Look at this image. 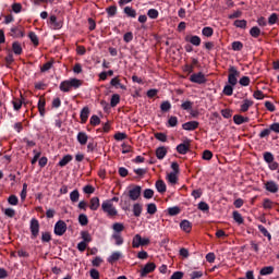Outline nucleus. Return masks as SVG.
Instances as JSON below:
<instances>
[{"label": "nucleus", "mask_w": 279, "mask_h": 279, "mask_svg": "<svg viewBox=\"0 0 279 279\" xmlns=\"http://www.w3.org/2000/svg\"><path fill=\"white\" fill-rule=\"evenodd\" d=\"M111 239H114L116 245H121L123 243V236H121V233H112Z\"/></svg>", "instance_id": "8fccbe9b"}, {"label": "nucleus", "mask_w": 279, "mask_h": 279, "mask_svg": "<svg viewBox=\"0 0 279 279\" xmlns=\"http://www.w3.org/2000/svg\"><path fill=\"white\" fill-rule=\"evenodd\" d=\"M113 234H121L125 230V226L121 222H114L112 225Z\"/></svg>", "instance_id": "412c9836"}, {"label": "nucleus", "mask_w": 279, "mask_h": 279, "mask_svg": "<svg viewBox=\"0 0 279 279\" xmlns=\"http://www.w3.org/2000/svg\"><path fill=\"white\" fill-rule=\"evenodd\" d=\"M202 158L203 160H213V151L204 150Z\"/></svg>", "instance_id": "338daca9"}, {"label": "nucleus", "mask_w": 279, "mask_h": 279, "mask_svg": "<svg viewBox=\"0 0 279 279\" xmlns=\"http://www.w3.org/2000/svg\"><path fill=\"white\" fill-rule=\"evenodd\" d=\"M121 258V252H113L109 257H108V263H110V265H114V263H117V260H119Z\"/></svg>", "instance_id": "a878e982"}, {"label": "nucleus", "mask_w": 279, "mask_h": 279, "mask_svg": "<svg viewBox=\"0 0 279 279\" xmlns=\"http://www.w3.org/2000/svg\"><path fill=\"white\" fill-rule=\"evenodd\" d=\"M90 116V109L88 107H84L82 110H81V114H80V118H81V123H86V121H88V117Z\"/></svg>", "instance_id": "2eb2a0df"}, {"label": "nucleus", "mask_w": 279, "mask_h": 279, "mask_svg": "<svg viewBox=\"0 0 279 279\" xmlns=\"http://www.w3.org/2000/svg\"><path fill=\"white\" fill-rule=\"evenodd\" d=\"M81 236L83 239V243H90L93 241V236H90V233L88 231H82Z\"/></svg>", "instance_id": "a19ab883"}, {"label": "nucleus", "mask_w": 279, "mask_h": 279, "mask_svg": "<svg viewBox=\"0 0 279 279\" xmlns=\"http://www.w3.org/2000/svg\"><path fill=\"white\" fill-rule=\"evenodd\" d=\"M182 128L187 132H193L199 128V122L197 121H190L182 124Z\"/></svg>", "instance_id": "f8f14e48"}, {"label": "nucleus", "mask_w": 279, "mask_h": 279, "mask_svg": "<svg viewBox=\"0 0 279 279\" xmlns=\"http://www.w3.org/2000/svg\"><path fill=\"white\" fill-rule=\"evenodd\" d=\"M101 210L110 218L119 215V211L117 210V207H114V204H112V201H104L101 204Z\"/></svg>", "instance_id": "f03ea898"}, {"label": "nucleus", "mask_w": 279, "mask_h": 279, "mask_svg": "<svg viewBox=\"0 0 279 279\" xmlns=\"http://www.w3.org/2000/svg\"><path fill=\"white\" fill-rule=\"evenodd\" d=\"M182 278H184V272L182 271H174L170 277V279H182Z\"/></svg>", "instance_id": "774afa93"}, {"label": "nucleus", "mask_w": 279, "mask_h": 279, "mask_svg": "<svg viewBox=\"0 0 279 279\" xmlns=\"http://www.w3.org/2000/svg\"><path fill=\"white\" fill-rule=\"evenodd\" d=\"M233 122L235 123V125H243V123H248L250 122V118L243 117L241 114H235L233 117Z\"/></svg>", "instance_id": "dca6fc26"}, {"label": "nucleus", "mask_w": 279, "mask_h": 279, "mask_svg": "<svg viewBox=\"0 0 279 279\" xmlns=\"http://www.w3.org/2000/svg\"><path fill=\"white\" fill-rule=\"evenodd\" d=\"M142 191H143V187H141V185H135L133 189L129 191L130 199H132V202H136L138 197H141Z\"/></svg>", "instance_id": "1a4fd4ad"}, {"label": "nucleus", "mask_w": 279, "mask_h": 279, "mask_svg": "<svg viewBox=\"0 0 279 279\" xmlns=\"http://www.w3.org/2000/svg\"><path fill=\"white\" fill-rule=\"evenodd\" d=\"M45 106H47V101L45 98L40 97L37 105L40 117H45Z\"/></svg>", "instance_id": "6ab92c4d"}, {"label": "nucleus", "mask_w": 279, "mask_h": 279, "mask_svg": "<svg viewBox=\"0 0 279 279\" xmlns=\"http://www.w3.org/2000/svg\"><path fill=\"white\" fill-rule=\"evenodd\" d=\"M265 189L266 191H268V193H278L279 191V186L278 183H276V181H267L265 183Z\"/></svg>", "instance_id": "9b49d317"}, {"label": "nucleus", "mask_w": 279, "mask_h": 279, "mask_svg": "<svg viewBox=\"0 0 279 279\" xmlns=\"http://www.w3.org/2000/svg\"><path fill=\"white\" fill-rule=\"evenodd\" d=\"M156 156L158 160H163L165 156H167V148L165 146L158 147L156 149Z\"/></svg>", "instance_id": "cd10ccee"}, {"label": "nucleus", "mask_w": 279, "mask_h": 279, "mask_svg": "<svg viewBox=\"0 0 279 279\" xmlns=\"http://www.w3.org/2000/svg\"><path fill=\"white\" fill-rule=\"evenodd\" d=\"M12 104H13L14 110H16V111L21 110V108H23V105L27 106V102H25L24 100H20V99L13 100Z\"/></svg>", "instance_id": "f704fd0d"}, {"label": "nucleus", "mask_w": 279, "mask_h": 279, "mask_svg": "<svg viewBox=\"0 0 279 279\" xmlns=\"http://www.w3.org/2000/svg\"><path fill=\"white\" fill-rule=\"evenodd\" d=\"M70 199L73 202V204L80 202V191L74 190L70 193Z\"/></svg>", "instance_id": "ea45409f"}, {"label": "nucleus", "mask_w": 279, "mask_h": 279, "mask_svg": "<svg viewBox=\"0 0 279 279\" xmlns=\"http://www.w3.org/2000/svg\"><path fill=\"white\" fill-rule=\"evenodd\" d=\"M168 182L170 184H178V175H175V172H171L168 174Z\"/></svg>", "instance_id": "6e6d98bb"}, {"label": "nucleus", "mask_w": 279, "mask_h": 279, "mask_svg": "<svg viewBox=\"0 0 279 279\" xmlns=\"http://www.w3.org/2000/svg\"><path fill=\"white\" fill-rule=\"evenodd\" d=\"M252 106H254V102L250 99H244L243 104L241 105V112H247V110H250V108H252Z\"/></svg>", "instance_id": "b1692460"}, {"label": "nucleus", "mask_w": 279, "mask_h": 279, "mask_svg": "<svg viewBox=\"0 0 279 279\" xmlns=\"http://www.w3.org/2000/svg\"><path fill=\"white\" fill-rule=\"evenodd\" d=\"M233 25H234V27H239L240 29H245V27H247V21H245V20H235Z\"/></svg>", "instance_id": "79ce46f5"}, {"label": "nucleus", "mask_w": 279, "mask_h": 279, "mask_svg": "<svg viewBox=\"0 0 279 279\" xmlns=\"http://www.w3.org/2000/svg\"><path fill=\"white\" fill-rule=\"evenodd\" d=\"M182 110H186L187 112L193 110V101L186 100L181 105Z\"/></svg>", "instance_id": "37998d69"}, {"label": "nucleus", "mask_w": 279, "mask_h": 279, "mask_svg": "<svg viewBox=\"0 0 279 279\" xmlns=\"http://www.w3.org/2000/svg\"><path fill=\"white\" fill-rule=\"evenodd\" d=\"M156 271L155 263H147L143 269L140 270L141 278H147L148 274H154Z\"/></svg>", "instance_id": "39448f33"}, {"label": "nucleus", "mask_w": 279, "mask_h": 279, "mask_svg": "<svg viewBox=\"0 0 279 279\" xmlns=\"http://www.w3.org/2000/svg\"><path fill=\"white\" fill-rule=\"evenodd\" d=\"M228 73V84H230L231 86H236V84H239L238 77H240L241 72L236 70L234 65H230Z\"/></svg>", "instance_id": "7ed1b4c3"}, {"label": "nucleus", "mask_w": 279, "mask_h": 279, "mask_svg": "<svg viewBox=\"0 0 279 279\" xmlns=\"http://www.w3.org/2000/svg\"><path fill=\"white\" fill-rule=\"evenodd\" d=\"M264 160H265V162H267V165H271V162H274V154H271L269 151H265Z\"/></svg>", "instance_id": "de8ad7c7"}, {"label": "nucleus", "mask_w": 279, "mask_h": 279, "mask_svg": "<svg viewBox=\"0 0 279 279\" xmlns=\"http://www.w3.org/2000/svg\"><path fill=\"white\" fill-rule=\"evenodd\" d=\"M89 208H90V210H98L99 209V197H92L90 198Z\"/></svg>", "instance_id": "c756f323"}, {"label": "nucleus", "mask_w": 279, "mask_h": 279, "mask_svg": "<svg viewBox=\"0 0 279 279\" xmlns=\"http://www.w3.org/2000/svg\"><path fill=\"white\" fill-rule=\"evenodd\" d=\"M233 219L236 221V223H243V216L239 211H233Z\"/></svg>", "instance_id": "0e129e2a"}, {"label": "nucleus", "mask_w": 279, "mask_h": 279, "mask_svg": "<svg viewBox=\"0 0 279 279\" xmlns=\"http://www.w3.org/2000/svg\"><path fill=\"white\" fill-rule=\"evenodd\" d=\"M10 32V36H12V38H25V31H23V26H14Z\"/></svg>", "instance_id": "9d476101"}, {"label": "nucleus", "mask_w": 279, "mask_h": 279, "mask_svg": "<svg viewBox=\"0 0 279 279\" xmlns=\"http://www.w3.org/2000/svg\"><path fill=\"white\" fill-rule=\"evenodd\" d=\"M234 85H226L225 87H223V90H222V93H223V95H227V97H232V95H233V93H234V87H233Z\"/></svg>", "instance_id": "c9c22d12"}, {"label": "nucleus", "mask_w": 279, "mask_h": 279, "mask_svg": "<svg viewBox=\"0 0 279 279\" xmlns=\"http://www.w3.org/2000/svg\"><path fill=\"white\" fill-rule=\"evenodd\" d=\"M89 123L90 125L97 126L99 123H101V119L94 114L90 117Z\"/></svg>", "instance_id": "680f3d73"}, {"label": "nucleus", "mask_w": 279, "mask_h": 279, "mask_svg": "<svg viewBox=\"0 0 279 279\" xmlns=\"http://www.w3.org/2000/svg\"><path fill=\"white\" fill-rule=\"evenodd\" d=\"M202 34L206 38H210L213 36V34H215V29H213V27H210V26H206L202 29Z\"/></svg>", "instance_id": "72a5a7b5"}, {"label": "nucleus", "mask_w": 279, "mask_h": 279, "mask_svg": "<svg viewBox=\"0 0 279 279\" xmlns=\"http://www.w3.org/2000/svg\"><path fill=\"white\" fill-rule=\"evenodd\" d=\"M66 232V222L64 220H59L54 225V234L57 236H62Z\"/></svg>", "instance_id": "423d86ee"}, {"label": "nucleus", "mask_w": 279, "mask_h": 279, "mask_svg": "<svg viewBox=\"0 0 279 279\" xmlns=\"http://www.w3.org/2000/svg\"><path fill=\"white\" fill-rule=\"evenodd\" d=\"M29 230H31V234H32V239H37L38 234L40 232V222L38 221V219L33 218L31 220V226H29Z\"/></svg>", "instance_id": "20e7f679"}, {"label": "nucleus", "mask_w": 279, "mask_h": 279, "mask_svg": "<svg viewBox=\"0 0 279 279\" xmlns=\"http://www.w3.org/2000/svg\"><path fill=\"white\" fill-rule=\"evenodd\" d=\"M50 25L53 26V29H62V22H58V17L56 15L50 16Z\"/></svg>", "instance_id": "4be33fe9"}, {"label": "nucleus", "mask_w": 279, "mask_h": 279, "mask_svg": "<svg viewBox=\"0 0 279 279\" xmlns=\"http://www.w3.org/2000/svg\"><path fill=\"white\" fill-rule=\"evenodd\" d=\"M143 213V205L141 203H135L133 205V215L134 217H140Z\"/></svg>", "instance_id": "7c9ffc66"}, {"label": "nucleus", "mask_w": 279, "mask_h": 279, "mask_svg": "<svg viewBox=\"0 0 279 279\" xmlns=\"http://www.w3.org/2000/svg\"><path fill=\"white\" fill-rule=\"evenodd\" d=\"M124 14H126V16H130L131 19H136V10H134L132 7H125Z\"/></svg>", "instance_id": "4c0bfd02"}, {"label": "nucleus", "mask_w": 279, "mask_h": 279, "mask_svg": "<svg viewBox=\"0 0 279 279\" xmlns=\"http://www.w3.org/2000/svg\"><path fill=\"white\" fill-rule=\"evenodd\" d=\"M110 86H113L114 88H121V90L128 89L125 85L121 84V78H119V76H116L110 81Z\"/></svg>", "instance_id": "4468645a"}, {"label": "nucleus", "mask_w": 279, "mask_h": 279, "mask_svg": "<svg viewBox=\"0 0 279 279\" xmlns=\"http://www.w3.org/2000/svg\"><path fill=\"white\" fill-rule=\"evenodd\" d=\"M146 210L148 215H156L158 213V207L155 203H150L146 205Z\"/></svg>", "instance_id": "2f4dec72"}, {"label": "nucleus", "mask_w": 279, "mask_h": 279, "mask_svg": "<svg viewBox=\"0 0 279 279\" xmlns=\"http://www.w3.org/2000/svg\"><path fill=\"white\" fill-rule=\"evenodd\" d=\"M186 43H191L194 47H199L202 45V38L197 35L186 36Z\"/></svg>", "instance_id": "ddd939ff"}, {"label": "nucleus", "mask_w": 279, "mask_h": 279, "mask_svg": "<svg viewBox=\"0 0 279 279\" xmlns=\"http://www.w3.org/2000/svg\"><path fill=\"white\" fill-rule=\"evenodd\" d=\"M28 38L31 43H33L34 47H38L40 45V39H38V35H36L34 32L28 33Z\"/></svg>", "instance_id": "bb28decb"}, {"label": "nucleus", "mask_w": 279, "mask_h": 279, "mask_svg": "<svg viewBox=\"0 0 279 279\" xmlns=\"http://www.w3.org/2000/svg\"><path fill=\"white\" fill-rule=\"evenodd\" d=\"M263 207L266 210H271V208H274V202L271 199H269V198H265L264 203H263Z\"/></svg>", "instance_id": "603ef678"}, {"label": "nucleus", "mask_w": 279, "mask_h": 279, "mask_svg": "<svg viewBox=\"0 0 279 279\" xmlns=\"http://www.w3.org/2000/svg\"><path fill=\"white\" fill-rule=\"evenodd\" d=\"M204 276V272L202 270H195L190 274V279H199Z\"/></svg>", "instance_id": "bf43d9fd"}, {"label": "nucleus", "mask_w": 279, "mask_h": 279, "mask_svg": "<svg viewBox=\"0 0 279 279\" xmlns=\"http://www.w3.org/2000/svg\"><path fill=\"white\" fill-rule=\"evenodd\" d=\"M12 51L15 53V56H21L23 53V47L21 46V43L14 41L12 44Z\"/></svg>", "instance_id": "5701e85b"}, {"label": "nucleus", "mask_w": 279, "mask_h": 279, "mask_svg": "<svg viewBox=\"0 0 279 279\" xmlns=\"http://www.w3.org/2000/svg\"><path fill=\"white\" fill-rule=\"evenodd\" d=\"M252 81L250 80V76H242L239 81L240 86H250V83Z\"/></svg>", "instance_id": "13d9d810"}, {"label": "nucleus", "mask_w": 279, "mask_h": 279, "mask_svg": "<svg viewBox=\"0 0 279 279\" xmlns=\"http://www.w3.org/2000/svg\"><path fill=\"white\" fill-rule=\"evenodd\" d=\"M160 110L161 112H169V110H171V102H169V100L161 102Z\"/></svg>", "instance_id": "a18cd8bd"}, {"label": "nucleus", "mask_w": 279, "mask_h": 279, "mask_svg": "<svg viewBox=\"0 0 279 279\" xmlns=\"http://www.w3.org/2000/svg\"><path fill=\"white\" fill-rule=\"evenodd\" d=\"M147 16L149 19H158L159 12L156 9H149L148 12H147Z\"/></svg>", "instance_id": "4d7b16f0"}, {"label": "nucleus", "mask_w": 279, "mask_h": 279, "mask_svg": "<svg viewBox=\"0 0 279 279\" xmlns=\"http://www.w3.org/2000/svg\"><path fill=\"white\" fill-rule=\"evenodd\" d=\"M120 102H121V96L119 94H113L111 96V101H110L111 108H117V106H119Z\"/></svg>", "instance_id": "c85d7f7f"}, {"label": "nucleus", "mask_w": 279, "mask_h": 279, "mask_svg": "<svg viewBox=\"0 0 279 279\" xmlns=\"http://www.w3.org/2000/svg\"><path fill=\"white\" fill-rule=\"evenodd\" d=\"M180 213L181 210L178 206L168 208V215H170V217H175L177 215H180Z\"/></svg>", "instance_id": "49530a36"}, {"label": "nucleus", "mask_w": 279, "mask_h": 279, "mask_svg": "<svg viewBox=\"0 0 279 279\" xmlns=\"http://www.w3.org/2000/svg\"><path fill=\"white\" fill-rule=\"evenodd\" d=\"M151 197H154V190L151 189H146L144 191V198L145 199H151Z\"/></svg>", "instance_id": "69168bd1"}, {"label": "nucleus", "mask_w": 279, "mask_h": 279, "mask_svg": "<svg viewBox=\"0 0 279 279\" xmlns=\"http://www.w3.org/2000/svg\"><path fill=\"white\" fill-rule=\"evenodd\" d=\"M250 34L253 38H258V36H260V28L254 26L251 28Z\"/></svg>", "instance_id": "5fc2aeb1"}, {"label": "nucleus", "mask_w": 279, "mask_h": 279, "mask_svg": "<svg viewBox=\"0 0 279 279\" xmlns=\"http://www.w3.org/2000/svg\"><path fill=\"white\" fill-rule=\"evenodd\" d=\"M84 82L80 78H70L60 83V90L62 93H71V88L77 89Z\"/></svg>", "instance_id": "f257e3e1"}, {"label": "nucleus", "mask_w": 279, "mask_h": 279, "mask_svg": "<svg viewBox=\"0 0 279 279\" xmlns=\"http://www.w3.org/2000/svg\"><path fill=\"white\" fill-rule=\"evenodd\" d=\"M274 266H265L259 270V276H271L274 274Z\"/></svg>", "instance_id": "393cba45"}, {"label": "nucleus", "mask_w": 279, "mask_h": 279, "mask_svg": "<svg viewBox=\"0 0 279 279\" xmlns=\"http://www.w3.org/2000/svg\"><path fill=\"white\" fill-rule=\"evenodd\" d=\"M191 150V141H184V143H181L177 146L178 154H181V156H185V154H189Z\"/></svg>", "instance_id": "6e6552de"}, {"label": "nucleus", "mask_w": 279, "mask_h": 279, "mask_svg": "<svg viewBox=\"0 0 279 279\" xmlns=\"http://www.w3.org/2000/svg\"><path fill=\"white\" fill-rule=\"evenodd\" d=\"M71 160H73V156L72 155L63 156V158L59 161V167H66V165L69 162H71Z\"/></svg>", "instance_id": "473e14b6"}, {"label": "nucleus", "mask_w": 279, "mask_h": 279, "mask_svg": "<svg viewBox=\"0 0 279 279\" xmlns=\"http://www.w3.org/2000/svg\"><path fill=\"white\" fill-rule=\"evenodd\" d=\"M156 190L158 191V193H167V184L165 183V181L162 180H158L155 183Z\"/></svg>", "instance_id": "aec40b11"}, {"label": "nucleus", "mask_w": 279, "mask_h": 279, "mask_svg": "<svg viewBox=\"0 0 279 279\" xmlns=\"http://www.w3.org/2000/svg\"><path fill=\"white\" fill-rule=\"evenodd\" d=\"M233 51H241L243 49V43L241 41H233L232 43Z\"/></svg>", "instance_id": "e2e57ef3"}, {"label": "nucleus", "mask_w": 279, "mask_h": 279, "mask_svg": "<svg viewBox=\"0 0 279 279\" xmlns=\"http://www.w3.org/2000/svg\"><path fill=\"white\" fill-rule=\"evenodd\" d=\"M142 244H141V234H135L133 236V240H132V247H134V250L141 247Z\"/></svg>", "instance_id": "e433bc0d"}, {"label": "nucleus", "mask_w": 279, "mask_h": 279, "mask_svg": "<svg viewBox=\"0 0 279 279\" xmlns=\"http://www.w3.org/2000/svg\"><path fill=\"white\" fill-rule=\"evenodd\" d=\"M258 230H259V232L263 233L264 236L268 238V241H271V233H269V231L267 230V228H265V226L259 225Z\"/></svg>", "instance_id": "c03bdc74"}, {"label": "nucleus", "mask_w": 279, "mask_h": 279, "mask_svg": "<svg viewBox=\"0 0 279 279\" xmlns=\"http://www.w3.org/2000/svg\"><path fill=\"white\" fill-rule=\"evenodd\" d=\"M97 149V142L92 141L87 144V154H93Z\"/></svg>", "instance_id": "864d4df0"}, {"label": "nucleus", "mask_w": 279, "mask_h": 279, "mask_svg": "<svg viewBox=\"0 0 279 279\" xmlns=\"http://www.w3.org/2000/svg\"><path fill=\"white\" fill-rule=\"evenodd\" d=\"M78 223L81 226H88V216H86L85 214H81L78 216Z\"/></svg>", "instance_id": "3c124183"}, {"label": "nucleus", "mask_w": 279, "mask_h": 279, "mask_svg": "<svg viewBox=\"0 0 279 279\" xmlns=\"http://www.w3.org/2000/svg\"><path fill=\"white\" fill-rule=\"evenodd\" d=\"M190 82H192V84H206V75L202 72L194 73L190 76Z\"/></svg>", "instance_id": "0eeeda50"}, {"label": "nucleus", "mask_w": 279, "mask_h": 279, "mask_svg": "<svg viewBox=\"0 0 279 279\" xmlns=\"http://www.w3.org/2000/svg\"><path fill=\"white\" fill-rule=\"evenodd\" d=\"M180 228H181V230H183V232L189 233L193 229V225L189 220H182L180 222Z\"/></svg>", "instance_id": "f3484780"}, {"label": "nucleus", "mask_w": 279, "mask_h": 279, "mask_svg": "<svg viewBox=\"0 0 279 279\" xmlns=\"http://www.w3.org/2000/svg\"><path fill=\"white\" fill-rule=\"evenodd\" d=\"M198 210H202L203 213H208L210 210V206L206 202L198 203Z\"/></svg>", "instance_id": "09e8293b"}, {"label": "nucleus", "mask_w": 279, "mask_h": 279, "mask_svg": "<svg viewBox=\"0 0 279 279\" xmlns=\"http://www.w3.org/2000/svg\"><path fill=\"white\" fill-rule=\"evenodd\" d=\"M4 215H5V217L13 219V217H15V215H16V210H14L13 208H7V209H4Z\"/></svg>", "instance_id": "052dcab7"}, {"label": "nucleus", "mask_w": 279, "mask_h": 279, "mask_svg": "<svg viewBox=\"0 0 279 279\" xmlns=\"http://www.w3.org/2000/svg\"><path fill=\"white\" fill-rule=\"evenodd\" d=\"M76 141L80 143V145H86V143H88V134L85 132H78Z\"/></svg>", "instance_id": "a211bd4d"}, {"label": "nucleus", "mask_w": 279, "mask_h": 279, "mask_svg": "<svg viewBox=\"0 0 279 279\" xmlns=\"http://www.w3.org/2000/svg\"><path fill=\"white\" fill-rule=\"evenodd\" d=\"M109 19L117 16V5H111L106 9Z\"/></svg>", "instance_id": "58836bf2"}]
</instances>
